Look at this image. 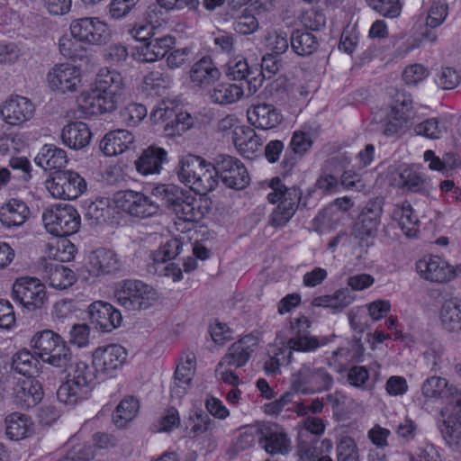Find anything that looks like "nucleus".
Returning <instances> with one entry per match:
<instances>
[{
  "label": "nucleus",
  "instance_id": "1",
  "mask_svg": "<svg viewBox=\"0 0 461 461\" xmlns=\"http://www.w3.org/2000/svg\"><path fill=\"white\" fill-rule=\"evenodd\" d=\"M127 358L126 349L118 344L96 348L93 353L92 365L79 361L71 373L72 379L63 383L57 391V398L66 405L74 406L87 398L96 380L113 376Z\"/></svg>",
  "mask_w": 461,
  "mask_h": 461
},
{
  "label": "nucleus",
  "instance_id": "2",
  "mask_svg": "<svg viewBox=\"0 0 461 461\" xmlns=\"http://www.w3.org/2000/svg\"><path fill=\"white\" fill-rule=\"evenodd\" d=\"M151 194L179 220L188 222L200 221L210 212L212 203L207 196L197 198L190 190L173 184L158 185L152 189Z\"/></svg>",
  "mask_w": 461,
  "mask_h": 461
},
{
  "label": "nucleus",
  "instance_id": "3",
  "mask_svg": "<svg viewBox=\"0 0 461 461\" xmlns=\"http://www.w3.org/2000/svg\"><path fill=\"white\" fill-rule=\"evenodd\" d=\"M124 91L122 76L108 68H103L96 76L95 88L84 94L81 107L85 113L95 115L116 110Z\"/></svg>",
  "mask_w": 461,
  "mask_h": 461
},
{
  "label": "nucleus",
  "instance_id": "4",
  "mask_svg": "<svg viewBox=\"0 0 461 461\" xmlns=\"http://www.w3.org/2000/svg\"><path fill=\"white\" fill-rule=\"evenodd\" d=\"M70 32L74 40L61 38L59 42V52L73 60L81 59L85 50H78V42L90 45L105 44L110 38L107 24L96 17H84L73 21Z\"/></svg>",
  "mask_w": 461,
  "mask_h": 461
},
{
  "label": "nucleus",
  "instance_id": "5",
  "mask_svg": "<svg viewBox=\"0 0 461 461\" xmlns=\"http://www.w3.org/2000/svg\"><path fill=\"white\" fill-rule=\"evenodd\" d=\"M179 181L200 195L214 190L218 185L214 175V162L206 161L200 156L188 154L183 157L176 167Z\"/></svg>",
  "mask_w": 461,
  "mask_h": 461
},
{
  "label": "nucleus",
  "instance_id": "6",
  "mask_svg": "<svg viewBox=\"0 0 461 461\" xmlns=\"http://www.w3.org/2000/svg\"><path fill=\"white\" fill-rule=\"evenodd\" d=\"M114 298L128 311H142L152 306L158 299V293L140 280L126 279L117 283Z\"/></svg>",
  "mask_w": 461,
  "mask_h": 461
},
{
  "label": "nucleus",
  "instance_id": "7",
  "mask_svg": "<svg viewBox=\"0 0 461 461\" xmlns=\"http://www.w3.org/2000/svg\"><path fill=\"white\" fill-rule=\"evenodd\" d=\"M42 221L49 233L62 238L78 230L80 215L72 205L54 204L44 210Z\"/></svg>",
  "mask_w": 461,
  "mask_h": 461
},
{
  "label": "nucleus",
  "instance_id": "8",
  "mask_svg": "<svg viewBox=\"0 0 461 461\" xmlns=\"http://www.w3.org/2000/svg\"><path fill=\"white\" fill-rule=\"evenodd\" d=\"M214 175L226 187L235 190H242L250 183L244 164L230 155L221 154L214 158Z\"/></svg>",
  "mask_w": 461,
  "mask_h": 461
},
{
  "label": "nucleus",
  "instance_id": "9",
  "mask_svg": "<svg viewBox=\"0 0 461 461\" xmlns=\"http://www.w3.org/2000/svg\"><path fill=\"white\" fill-rule=\"evenodd\" d=\"M332 384L333 378L324 367L312 368L303 365L292 376L291 389L295 393L312 394L330 390Z\"/></svg>",
  "mask_w": 461,
  "mask_h": 461
},
{
  "label": "nucleus",
  "instance_id": "10",
  "mask_svg": "<svg viewBox=\"0 0 461 461\" xmlns=\"http://www.w3.org/2000/svg\"><path fill=\"white\" fill-rule=\"evenodd\" d=\"M14 300L29 312L41 309L47 302L45 285L36 277L23 276L13 285Z\"/></svg>",
  "mask_w": 461,
  "mask_h": 461
},
{
  "label": "nucleus",
  "instance_id": "11",
  "mask_svg": "<svg viewBox=\"0 0 461 461\" xmlns=\"http://www.w3.org/2000/svg\"><path fill=\"white\" fill-rule=\"evenodd\" d=\"M159 200H153L141 192L132 190L119 191L114 194L116 206L126 213L139 218H148L158 213Z\"/></svg>",
  "mask_w": 461,
  "mask_h": 461
},
{
  "label": "nucleus",
  "instance_id": "12",
  "mask_svg": "<svg viewBox=\"0 0 461 461\" xmlns=\"http://www.w3.org/2000/svg\"><path fill=\"white\" fill-rule=\"evenodd\" d=\"M46 187L55 198L74 200L86 190V182L77 172L59 170L46 181Z\"/></svg>",
  "mask_w": 461,
  "mask_h": 461
},
{
  "label": "nucleus",
  "instance_id": "13",
  "mask_svg": "<svg viewBox=\"0 0 461 461\" xmlns=\"http://www.w3.org/2000/svg\"><path fill=\"white\" fill-rule=\"evenodd\" d=\"M256 73L255 68L249 67L246 59H234L227 63V77L230 80L240 81V84H243L247 96L256 94L264 82V77L261 73Z\"/></svg>",
  "mask_w": 461,
  "mask_h": 461
},
{
  "label": "nucleus",
  "instance_id": "14",
  "mask_svg": "<svg viewBox=\"0 0 461 461\" xmlns=\"http://www.w3.org/2000/svg\"><path fill=\"white\" fill-rule=\"evenodd\" d=\"M47 82L52 90L62 94L75 92L81 82L79 69L69 63L56 64L48 72Z\"/></svg>",
  "mask_w": 461,
  "mask_h": 461
},
{
  "label": "nucleus",
  "instance_id": "15",
  "mask_svg": "<svg viewBox=\"0 0 461 461\" xmlns=\"http://www.w3.org/2000/svg\"><path fill=\"white\" fill-rule=\"evenodd\" d=\"M383 202L376 198L369 201L361 211L355 223V233L360 240L375 237L381 223Z\"/></svg>",
  "mask_w": 461,
  "mask_h": 461
},
{
  "label": "nucleus",
  "instance_id": "16",
  "mask_svg": "<svg viewBox=\"0 0 461 461\" xmlns=\"http://www.w3.org/2000/svg\"><path fill=\"white\" fill-rule=\"evenodd\" d=\"M90 321L103 332H110L118 328L122 321V313L111 303L95 301L88 307Z\"/></svg>",
  "mask_w": 461,
  "mask_h": 461
},
{
  "label": "nucleus",
  "instance_id": "17",
  "mask_svg": "<svg viewBox=\"0 0 461 461\" xmlns=\"http://www.w3.org/2000/svg\"><path fill=\"white\" fill-rule=\"evenodd\" d=\"M418 274L426 280L437 283L447 282L455 277L453 267L438 256H428L416 263Z\"/></svg>",
  "mask_w": 461,
  "mask_h": 461
},
{
  "label": "nucleus",
  "instance_id": "18",
  "mask_svg": "<svg viewBox=\"0 0 461 461\" xmlns=\"http://www.w3.org/2000/svg\"><path fill=\"white\" fill-rule=\"evenodd\" d=\"M34 107L26 97L16 95L0 106V115L10 125H20L32 117Z\"/></svg>",
  "mask_w": 461,
  "mask_h": 461
},
{
  "label": "nucleus",
  "instance_id": "19",
  "mask_svg": "<svg viewBox=\"0 0 461 461\" xmlns=\"http://www.w3.org/2000/svg\"><path fill=\"white\" fill-rule=\"evenodd\" d=\"M257 347L258 339L252 335H247L230 345L218 366L241 367L247 364Z\"/></svg>",
  "mask_w": 461,
  "mask_h": 461
},
{
  "label": "nucleus",
  "instance_id": "20",
  "mask_svg": "<svg viewBox=\"0 0 461 461\" xmlns=\"http://www.w3.org/2000/svg\"><path fill=\"white\" fill-rule=\"evenodd\" d=\"M123 263L118 255L107 249H98L89 258L88 272L93 276L120 272Z\"/></svg>",
  "mask_w": 461,
  "mask_h": 461
},
{
  "label": "nucleus",
  "instance_id": "21",
  "mask_svg": "<svg viewBox=\"0 0 461 461\" xmlns=\"http://www.w3.org/2000/svg\"><path fill=\"white\" fill-rule=\"evenodd\" d=\"M148 41L136 47L137 59L142 62H154L162 59L175 44V39L169 35L154 37L148 33Z\"/></svg>",
  "mask_w": 461,
  "mask_h": 461
},
{
  "label": "nucleus",
  "instance_id": "22",
  "mask_svg": "<svg viewBox=\"0 0 461 461\" xmlns=\"http://www.w3.org/2000/svg\"><path fill=\"white\" fill-rule=\"evenodd\" d=\"M15 402L22 409L36 406L43 398L41 384L34 377H26L16 383L14 387Z\"/></svg>",
  "mask_w": 461,
  "mask_h": 461
},
{
  "label": "nucleus",
  "instance_id": "23",
  "mask_svg": "<svg viewBox=\"0 0 461 461\" xmlns=\"http://www.w3.org/2000/svg\"><path fill=\"white\" fill-rule=\"evenodd\" d=\"M258 440L265 450L272 455L287 454L290 449V440L287 435L280 431L276 426H260L255 429Z\"/></svg>",
  "mask_w": 461,
  "mask_h": 461
},
{
  "label": "nucleus",
  "instance_id": "24",
  "mask_svg": "<svg viewBox=\"0 0 461 461\" xmlns=\"http://www.w3.org/2000/svg\"><path fill=\"white\" fill-rule=\"evenodd\" d=\"M247 117L251 125L260 130H270L283 121L280 111L270 104H259L248 109Z\"/></svg>",
  "mask_w": 461,
  "mask_h": 461
},
{
  "label": "nucleus",
  "instance_id": "25",
  "mask_svg": "<svg viewBox=\"0 0 461 461\" xmlns=\"http://www.w3.org/2000/svg\"><path fill=\"white\" fill-rule=\"evenodd\" d=\"M460 411L461 399L456 401L451 414L438 424V428L446 444L457 452H461V422L458 419Z\"/></svg>",
  "mask_w": 461,
  "mask_h": 461
},
{
  "label": "nucleus",
  "instance_id": "26",
  "mask_svg": "<svg viewBox=\"0 0 461 461\" xmlns=\"http://www.w3.org/2000/svg\"><path fill=\"white\" fill-rule=\"evenodd\" d=\"M167 161V152L160 147L151 145L145 149L135 161L137 171L143 175L159 174L162 165Z\"/></svg>",
  "mask_w": 461,
  "mask_h": 461
},
{
  "label": "nucleus",
  "instance_id": "27",
  "mask_svg": "<svg viewBox=\"0 0 461 461\" xmlns=\"http://www.w3.org/2000/svg\"><path fill=\"white\" fill-rule=\"evenodd\" d=\"M301 197V190L288 192L286 198L281 201L270 214L269 224L275 228L285 226L297 211Z\"/></svg>",
  "mask_w": 461,
  "mask_h": 461
},
{
  "label": "nucleus",
  "instance_id": "28",
  "mask_svg": "<svg viewBox=\"0 0 461 461\" xmlns=\"http://www.w3.org/2000/svg\"><path fill=\"white\" fill-rule=\"evenodd\" d=\"M312 140L306 132L296 131L294 132L288 149L285 150L282 161L283 168L290 171L298 160L310 149Z\"/></svg>",
  "mask_w": 461,
  "mask_h": 461
},
{
  "label": "nucleus",
  "instance_id": "29",
  "mask_svg": "<svg viewBox=\"0 0 461 461\" xmlns=\"http://www.w3.org/2000/svg\"><path fill=\"white\" fill-rule=\"evenodd\" d=\"M73 358L70 348L61 339L47 355L42 356L41 360L55 367L63 369L67 373L65 383H68L72 379L70 375L74 369L73 367L79 362L75 361Z\"/></svg>",
  "mask_w": 461,
  "mask_h": 461
},
{
  "label": "nucleus",
  "instance_id": "30",
  "mask_svg": "<svg viewBox=\"0 0 461 461\" xmlns=\"http://www.w3.org/2000/svg\"><path fill=\"white\" fill-rule=\"evenodd\" d=\"M134 142V136L127 130L108 132L100 142V149L105 156L112 157L123 153Z\"/></svg>",
  "mask_w": 461,
  "mask_h": 461
},
{
  "label": "nucleus",
  "instance_id": "31",
  "mask_svg": "<svg viewBox=\"0 0 461 461\" xmlns=\"http://www.w3.org/2000/svg\"><path fill=\"white\" fill-rule=\"evenodd\" d=\"M29 214L27 204L22 200L13 198L0 208V221L8 228L18 227L26 221Z\"/></svg>",
  "mask_w": 461,
  "mask_h": 461
},
{
  "label": "nucleus",
  "instance_id": "32",
  "mask_svg": "<svg viewBox=\"0 0 461 461\" xmlns=\"http://www.w3.org/2000/svg\"><path fill=\"white\" fill-rule=\"evenodd\" d=\"M220 77V70L207 56L196 61L190 70L191 81L197 86H207L217 81Z\"/></svg>",
  "mask_w": 461,
  "mask_h": 461
},
{
  "label": "nucleus",
  "instance_id": "33",
  "mask_svg": "<svg viewBox=\"0 0 461 461\" xmlns=\"http://www.w3.org/2000/svg\"><path fill=\"white\" fill-rule=\"evenodd\" d=\"M92 133L88 126L82 122H75L66 125L61 132L62 142L70 149H80L86 147Z\"/></svg>",
  "mask_w": 461,
  "mask_h": 461
},
{
  "label": "nucleus",
  "instance_id": "34",
  "mask_svg": "<svg viewBox=\"0 0 461 461\" xmlns=\"http://www.w3.org/2000/svg\"><path fill=\"white\" fill-rule=\"evenodd\" d=\"M34 161L46 171L54 169L59 171L66 166L68 158L64 149L52 144H45Z\"/></svg>",
  "mask_w": 461,
  "mask_h": 461
},
{
  "label": "nucleus",
  "instance_id": "35",
  "mask_svg": "<svg viewBox=\"0 0 461 461\" xmlns=\"http://www.w3.org/2000/svg\"><path fill=\"white\" fill-rule=\"evenodd\" d=\"M212 103L221 105L231 104L238 102L247 92L243 84L219 83L210 92Z\"/></svg>",
  "mask_w": 461,
  "mask_h": 461
},
{
  "label": "nucleus",
  "instance_id": "36",
  "mask_svg": "<svg viewBox=\"0 0 461 461\" xmlns=\"http://www.w3.org/2000/svg\"><path fill=\"white\" fill-rule=\"evenodd\" d=\"M440 321L447 331L461 330V299L453 297L444 302L440 310Z\"/></svg>",
  "mask_w": 461,
  "mask_h": 461
},
{
  "label": "nucleus",
  "instance_id": "37",
  "mask_svg": "<svg viewBox=\"0 0 461 461\" xmlns=\"http://www.w3.org/2000/svg\"><path fill=\"white\" fill-rule=\"evenodd\" d=\"M290 46L299 56H309L319 47L317 37L304 29H295L290 36Z\"/></svg>",
  "mask_w": 461,
  "mask_h": 461
},
{
  "label": "nucleus",
  "instance_id": "38",
  "mask_svg": "<svg viewBox=\"0 0 461 461\" xmlns=\"http://www.w3.org/2000/svg\"><path fill=\"white\" fill-rule=\"evenodd\" d=\"M232 140L235 148L242 155L255 152L261 145L260 138L249 126L236 128L233 131Z\"/></svg>",
  "mask_w": 461,
  "mask_h": 461
},
{
  "label": "nucleus",
  "instance_id": "39",
  "mask_svg": "<svg viewBox=\"0 0 461 461\" xmlns=\"http://www.w3.org/2000/svg\"><path fill=\"white\" fill-rule=\"evenodd\" d=\"M398 185L410 192L420 193L428 195L429 183L424 176L412 167H405L399 174Z\"/></svg>",
  "mask_w": 461,
  "mask_h": 461
},
{
  "label": "nucleus",
  "instance_id": "40",
  "mask_svg": "<svg viewBox=\"0 0 461 461\" xmlns=\"http://www.w3.org/2000/svg\"><path fill=\"white\" fill-rule=\"evenodd\" d=\"M215 420L210 417L208 412L195 409L191 411L188 422L185 424L188 436L196 438L215 428Z\"/></svg>",
  "mask_w": 461,
  "mask_h": 461
},
{
  "label": "nucleus",
  "instance_id": "41",
  "mask_svg": "<svg viewBox=\"0 0 461 461\" xmlns=\"http://www.w3.org/2000/svg\"><path fill=\"white\" fill-rule=\"evenodd\" d=\"M392 217L394 221H398L399 226L408 237H412L416 234L418 218L413 213L411 205L409 203H404L401 205L396 204L393 210Z\"/></svg>",
  "mask_w": 461,
  "mask_h": 461
},
{
  "label": "nucleus",
  "instance_id": "42",
  "mask_svg": "<svg viewBox=\"0 0 461 461\" xmlns=\"http://www.w3.org/2000/svg\"><path fill=\"white\" fill-rule=\"evenodd\" d=\"M49 268V282L50 286L59 290H64L72 286L76 282L74 272L62 264H50Z\"/></svg>",
  "mask_w": 461,
  "mask_h": 461
},
{
  "label": "nucleus",
  "instance_id": "43",
  "mask_svg": "<svg viewBox=\"0 0 461 461\" xmlns=\"http://www.w3.org/2000/svg\"><path fill=\"white\" fill-rule=\"evenodd\" d=\"M139 402L134 397H127L120 402L113 413V420L118 428H123L139 411Z\"/></svg>",
  "mask_w": 461,
  "mask_h": 461
},
{
  "label": "nucleus",
  "instance_id": "44",
  "mask_svg": "<svg viewBox=\"0 0 461 461\" xmlns=\"http://www.w3.org/2000/svg\"><path fill=\"white\" fill-rule=\"evenodd\" d=\"M39 361L27 349H22L16 352L12 358V369L16 373L27 377H32L37 372Z\"/></svg>",
  "mask_w": 461,
  "mask_h": 461
},
{
  "label": "nucleus",
  "instance_id": "45",
  "mask_svg": "<svg viewBox=\"0 0 461 461\" xmlns=\"http://www.w3.org/2000/svg\"><path fill=\"white\" fill-rule=\"evenodd\" d=\"M327 337H317L311 334L298 337L290 338L287 340V345L294 351H299L303 353L315 352L321 347H323L329 343Z\"/></svg>",
  "mask_w": 461,
  "mask_h": 461
},
{
  "label": "nucleus",
  "instance_id": "46",
  "mask_svg": "<svg viewBox=\"0 0 461 461\" xmlns=\"http://www.w3.org/2000/svg\"><path fill=\"white\" fill-rule=\"evenodd\" d=\"M61 337L50 330L37 332L32 339L31 344L36 355L41 358L47 355L60 340Z\"/></svg>",
  "mask_w": 461,
  "mask_h": 461
},
{
  "label": "nucleus",
  "instance_id": "47",
  "mask_svg": "<svg viewBox=\"0 0 461 461\" xmlns=\"http://www.w3.org/2000/svg\"><path fill=\"white\" fill-rule=\"evenodd\" d=\"M183 248L182 242L178 239H171L157 250L151 251L149 258L152 264L158 265L166 263L180 254Z\"/></svg>",
  "mask_w": 461,
  "mask_h": 461
},
{
  "label": "nucleus",
  "instance_id": "48",
  "mask_svg": "<svg viewBox=\"0 0 461 461\" xmlns=\"http://www.w3.org/2000/svg\"><path fill=\"white\" fill-rule=\"evenodd\" d=\"M188 366L178 365L174 375V384L171 387V394L176 397H183L187 391L193 378L192 362L187 361Z\"/></svg>",
  "mask_w": 461,
  "mask_h": 461
},
{
  "label": "nucleus",
  "instance_id": "49",
  "mask_svg": "<svg viewBox=\"0 0 461 461\" xmlns=\"http://www.w3.org/2000/svg\"><path fill=\"white\" fill-rule=\"evenodd\" d=\"M28 431L27 418L24 415L13 413L7 417L5 432L10 439H22L27 437Z\"/></svg>",
  "mask_w": 461,
  "mask_h": 461
},
{
  "label": "nucleus",
  "instance_id": "50",
  "mask_svg": "<svg viewBox=\"0 0 461 461\" xmlns=\"http://www.w3.org/2000/svg\"><path fill=\"white\" fill-rule=\"evenodd\" d=\"M417 135L431 140L440 139L446 131L445 126L437 118H429L414 126Z\"/></svg>",
  "mask_w": 461,
  "mask_h": 461
},
{
  "label": "nucleus",
  "instance_id": "51",
  "mask_svg": "<svg viewBox=\"0 0 461 461\" xmlns=\"http://www.w3.org/2000/svg\"><path fill=\"white\" fill-rule=\"evenodd\" d=\"M368 5L387 18H396L400 15L402 5L399 0H366Z\"/></svg>",
  "mask_w": 461,
  "mask_h": 461
},
{
  "label": "nucleus",
  "instance_id": "52",
  "mask_svg": "<svg viewBox=\"0 0 461 461\" xmlns=\"http://www.w3.org/2000/svg\"><path fill=\"white\" fill-rule=\"evenodd\" d=\"M411 107L412 98L410 94L405 91H398L394 95L392 104V114L406 117V119L411 120V115L410 112Z\"/></svg>",
  "mask_w": 461,
  "mask_h": 461
},
{
  "label": "nucleus",
  "instance_id": "53",
  "mask_svg": "<svg viewBox=\"0 0 461 461\" xmlns=\"http://www.w3.org/2000/svg\"><path fill=\"white\" fill-rule=\"evenodd\" d=\"M337 461H358V452L353 438L344 437L337 446Z\"/></svg>",
  "mask_w": 461,
  "mask_h": 461
},
{
  "label": "nucleus",
  "instance_id": "54",
  "mask_svg": "<svg viewBox=\"0 0 461 461\" xmlns=\"http://www.w3.org/2000/svg\"><path fill=\"white\" fill-rule=\"evenodd\" d=\"M8 166L14 171L13 178L27 182L31 179L32 167L29 159L25 157H12Z\"/></svg>",
  "mask_w": 461,
  "mask_h": 461
},
{
  "label": "nucleus",
  "instance_id": "55",
  "mask_svg": "<svg viewBox=\"0 0 461 461\" xmlns=\"http://www.w3.org/2000/svg\"><path fill=\"white\" fill-rule=\"evenodd\" d=\"M194 60V54L191 48L185 47L171 51L167 57V65L169 68H179Z\"/></svg>",
  "mask_w": 461,
  "mask_h": 461
},
{
  "label": "nucleus",
  "instance_id": "56",
  "mask_svg": "<svg viewBox=\"0 0 461 461\" xmlns=\"http://www.w3.org/2000/svg\"><path fill=\"white\" fill-rule=\"evenodd\" d=\"M110 213V208L104 206V203L103 201H98L91 203L87 206L85 216L86 219L93 221V224H101L109 219Z\"/></svg>",
  "mask_w": 461,
  "mask_h": 461
},
{
  "label": "nucleus",
  "instance_id": "57",
  "mask_svg": "<svg viewBox=\"0 0 461 461\" xmlns=\"http://www.w3.org/2000/svg\"><path fill=\"white\" fill-rule=\"evenodd\" d=\"M352 155L347 151L339 152L333 157L327 159L324 163L323 167L325 170L333 172V174L339 176L345 171V168L350 164Z\"/></svg>",
  "mask_w": 461,
  "mask_h": 461
},
{
  "label": "nucleus",
  "instance_id": "58",
  "mask_svg": "<svg viewBox=\"0 0 461 461\" xmlns=\"http://www.w3.org/2000/svg\"><path fill=\"white\" fill-rule=\"evenodd\" d=\"M303 29L311 32L320 31L326 24V16L321 11L310 10L302 16Z\"/></svg>",
  "mask_w": 461,
  "mask_h": 461
},
{
  "label": "nucleus",
  "instance_id": "59",
  "mask_svg": "<svg viewBox=\"0 0 461 461\" xmlns=\"http://www.w3.org/2000/svg\"><path fill=\"white\" fill-rule=\"evenodd\" d=\"M317 441H306L303 439V434H300V439L297 446V454L302 461H316L321 455V449L315 446Z\"/></svg>",
  "mask_w": 461,
  "mask_h": 461
},
{
  "label": "nucleus",
  "instance_id": "60",
  "mask_svg": "<svg viewBox=\"0 0 461 461\" xmlns=\"http://www.w3.org/2000/svg\"><path fill=\"white\" fill-rule=\"evenodd\" d=\"M435 82L441 89L451 90L458 86L460 77L452 68H444L438 74Z\"/></svg>",
  "mask_w": 461,
  "mask_h": 461
},
{
  "label": "nucleus",
  "instance_id": "61",
  "mask_svg": "<svg viewBox=\"0 0 461 461\" xmlns=\"http://www.w3.org/2000/svg\"><path fill=\"white\" fill-rule=\"evenodd\" d=\"M280 68V59L279 56L271 54H266L263 56L260 68H255L256 74L261 73L264 77V80L267 78H271L274 75L277 73Z\"/></svg>",
  "mask_w": 461,
  "mask_h": 461
},
{
  "label": "nucleus",
  "instance_id": "62",
  "mask_svg": "<svg viewBox=\"0 0 461 461\" xmlns=\"http://www.w3.org/2000/svg\"><path fill=\"white\" fill-rule=\"evenodd\" d=\"M159 431L170 432L180 425V416L178 411L170 407L165 411L158 420Z\"/></svg>",
  "mask_w": 461,
  "mask_h": 461
},
{
  "label": "nucleus",
  "instance_id": "63",
  "mask_svg": "<svg viewBox=\"0 0 461 461\" xmlns=\"http://www.w3.org/2000/svg\"><path fill=\"white\" fill-rule=\"evenodd\" d=\"M447 383L446 379L438 376H431L424 381L421 391L425 397H437L446 388Z\"/></svg>",
  "mask_w": 461,
  "mask_h": 461
},
{
  "label": "nucleus",
  "instance_id": "64",
  "mask_svg": "<svg viewBox=\"0 0 461 461\" xmlns=\"http://www.w3.org/2000/svg\"><path fill=\"white\" fill-rule=\"evenodd\" d=\"M144 85L147 90H158L169 86L171 80L168 75L160 71H151L144 77Z\"/></svg>",
  "mask_w": 461,
  "mask_h": 461
}]
</instances>
